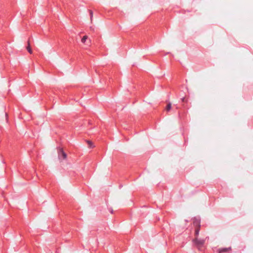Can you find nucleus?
<instances>
[{
    "label": "nucleus",
    "instance_id": "20e7f679",
    "mask_svg": "<svg viewBox=\"0 0 253 253\" xmlns=\"http://www.w3.org/2000/svg\"><path fill=\"white\" fill-rule=\"evenodd\" d=\"M231 250V247L219 249L218 253H229Z\"/></svg>",
    "mask_w": 253,
    "mask_h": 253
},
{
    "label": "nucleus",
    "instance_id": "423d86ee",
    "mask_svg": "<svg viewBox=\"0 0 253 253\" xmlns=\"http://www.w3.org/2000/svg\"><path fill=\"white\" fill-rule=\"evenodd\" d=\"M200 230V228H196L195 231V236L196 237H198Z\"/></svg>",
    "mask_w": 253,
    "mask_h": 253
},
{
    "label": "nucleus",
    "instance_id": "1a4fd4ad",
    "mask_svg": "<svg viewBox=\"0 0 253 253\" xmlns=\"http://www.w3.org/2000/svg\"><path fill=\"white\" fill-rule=\"evenodd\" d=\"M87 38H88V37H87V36H84L82 38V40H81V42H83V43H84V42H85L86 40H87Z\"/></svg>",
    "mask_w": 253,
    "mask_h": 253
},
{
    "label": "nucleus",
    "instance_id": "0eeeda50",
    "mask_svg": "<svg viewBox=\"0 0 253 253\" xmlns=\"http://www.w3.org/2000/svg\"><path fill=\"white\" fill-rule=\"evenodd\" d=\"M27 49L30 54L32 53V50L30 47V42L29 41L28 42V46L27 47Z\"/></svg>",
    "mask_w": 253,
    "mask_h": 253
},
{
    "label": "nucleus",
    "instance_id": "9b49d317",
    "mask_svg": "<svg viewBox=\"0 0 253 253\" xmlns=\"http://www.w3.org/2000/svg\"><path fill=\"white\" fill-rule=\"evenodd\" d=\"M181 100L182 102H187V99H186L185 97L181 98Z\"/></svg>",
    "mask_w": 253,
    "mask_h": 253
},
{
    "label": "nucleus",
    "instance_id": "f03ea898",
    "mask_svg": "<svg viewBox=\"0 0 253 253\" xmlns=\"http://www.w3.org/2000/svg\"><path fill=\"white\" fill-rule=\"evenodd\" d=\"M58 156L59 159H65L67 158L66 153L63 151L62 148L59 149L58 151Z\"/></svg>",
    "mask_w": 253,
    "mask_h": 253
},
{
    "label": "nucleus",
    "instance_id": "39448f33",
    "mask_svg": "<svg viewBox=\"0 0 253 253\" xmlns=\"http://www.w3.org/2000/svg\"><path fill=\"white\" fill-rule=\"evenodd\" d=\"M171 108V104L170 102H169L166 107V110H167V111H169Z\"/></svg>",
    "mask_w": 253,
    "mask_h": 253
},
{
    "label": "nucleus",
    "instance_id": "7ed1b4c3",
    "mask_svg": "<svg viewBox=\"0 0 253 253\" xmlns=\"http://www.w3.org/2000/svg\"><path fill=\"white\" fill-rule=\"evenodd\" d=\"M193 220V225L196 228H201V220L199 217H195Z\"/></svg>",
    "mask_w": 253,
    "mask_h": 253
},
{
    "label": "nucleus",
    "instance_id": "9d476101",
    "mask_svg": "<svg viewBox=\"0 0 253 253\" xmlns=\"http://www.w3.org/2000/svg\"><path fill=\"white\" fill-rule=\"evenodd\" d=\"M89 11L90 19H91V20H92V17H93V11L92 10H89Z\"/></svg>",
    "mask_w": 253,
    "mask_h": 253
},
{
    "label": "nucleus",
    "instance_id": "6e6552de",
    "mask_svg": "<svg viewBox=\"0 0 253 253\" xmlns=\"http://www.w3.org/2000/svg\"><path fill=\"white\" fill-rule=\"evenodd\" d=\"M87 142L88 144V147L89 148H93L94 147L93 144L92 143V142L91 141L88 140L87 141Z\"/></svg>",
    "mask_w": 253,
    "mask_h": 253
},
{
    "label": "nucleus",
    "instance_id": "f257e3e1",
    "mask_svg": "<svg viewBox=\"0 0 253 253\" xmlns=\"http://www.w3.org/2000/svg\"><path fill=\"white\" fill-rule=\"evenodd\" d=\"M193 242L194 244L196 246V247L198 248L199 250H201V248L203 247L204 246L205 243V239H199L198 237H195L193 240Z\"/></svg>",
    "mask_w": 253,
    "mask_h": 253
},
{
    "label": "nucleus",
    "instance_id": "f8f14e48",
    "mask_svg": "<svg viewBox=\"0 0 253 253\" xmlns=\"http://www.w3.org/2000/svg\"><path fill=\"white\" fill-rule=\"evenodd\" d=\"M109 211L111 213H113V210L112 208H109Z\"/></svg>",
    "mask_w": 253,
    "mask_h": 253
}]
</instances>
